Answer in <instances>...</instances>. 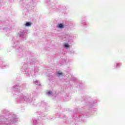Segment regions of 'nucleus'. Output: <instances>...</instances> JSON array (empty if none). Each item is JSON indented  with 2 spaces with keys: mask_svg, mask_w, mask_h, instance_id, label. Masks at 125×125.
Masks as SVG:
<instances>
[{
  "mask_svg": "<svg viewBox=\"0 0 125 125\" xmlns=\"http://www.w3.org/2000/svg\"><path fill=\"white\" fill-rule=\"evenodd\" d=\"M58 28H60V29L64 28V25L62 23H60L57 25Z\"/></svg>",
  "mask_w": 125,
  "mask_h": 125,
  "instance_id": "nucleus-1",
  "label": "nucleus"
},
{
  "mask_svg": "<svg viewBox=\"0 0 125 125\" xmlns=\"http://www.w3.org/2000/svg\"><path fill=\"white\" fill-rule=\"evenodd\" d=\"M31 22H27L25 24V26H27V27L31 26Z\"/></svg>",
  "mask_w": 125,
  "mask_h": 125,
  "instance_id": "nucleus-2",
  "label": "nucleus"
},
{
  "mask_svg": "<svg viewBox=\"0 0 125 125\" xmlns=\"http://www.w3.org/2000/svg\"><path fill=\"white\" fill-rule=\"evenodd\" d=\"M65 47H66V48L69 47V44L66 43V44H65Z\"/></svg>",
  "mask_w": 125,
  "mask_h": 125,
  "instance_id": "nucleus-3",
  "label": "nucleus"
},
{
  "mask_svg": "<svg viewBox=\"0 0 125 125\" xmlns=\"http://www.w3.org/2000/svg\"><path fill=\"white\" fill-rule=\"evenodd\" d=\"M58 74L59 75V76H61V75H62V73L61 72H59Z\"/></svg>",
  "mask_w": 125,
  "mask_h": 125,
  "instance_id": "nucleus-4",
  "label": "nucleus"
},
{
  "mask_svg": "<svg viewBox=\"0 0 125 125\" xmlns=\"http://www.w3.org/2000/svg\"><path fill=\"white\" fill-rule=\"evenodd\" d=\"M51 93H52V92L49 91L48 92V94H50Z\"/></svg>",
  "mask_w": 125,
  "mask_h": 125,
  "instance_id": "nucleus-5",
  "label": "nucleus"
}]
</instances>
